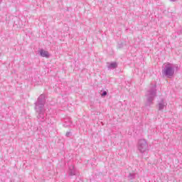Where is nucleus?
<instances>
[{
    "label": "nucleus",
    "mask_w": 182,
    "mask_h": 182,
    "mask_svg": "<svg viewBox=\"0 0 182 182\" xmlns=\"http://www.w3.org/2000/svg\"><path fill=\"white\" fill-rule=\"evenodd\" d=\"M40 55H41V56H42V58H49V52H48L43 49H41L40 50Z\"/></svg>",
    "instance_id": "6"
},
{
    "label": "nucleus",
    "mask_w": 182,
    "mask_h": 182,
    "mask_svg": "<svg viewBox=\"0 0 182 182\" xmlns=\"http://www.w3.org/2000/svg\"><path fill=\"white\" fill-rule=\"evenodd\" d=\"M162 75L168 78L174 76V68L171 66V64L168 63L167 65H165L164 69L162 70Z\"/></svg>",
    "instance_id": "3"
},
{
    "label": "nucleus",
    "mask_w": 182,
    "mask_h": 182,
    "mask_svg": "<svg viewBox=\"0 0 182 182\" xmlns=\"http://www.w3.org/2000/svg\"><path fill=\"white\" fill-rule=\"evenodd\" d=\"M107 68L108 69H116L117 68V63H107Z\"/></svg>",
    "instance_id": "7"
},
{
    "label": "nucleus",
    "mask_w": 182,
    "mask_h": 182,
    "mask_svg": "<svg viewBox=\"0 0 182 182\" xmlns=\"http://www.w3.org/2000/svg\"><path fill=\"white\" fill-rule=\"evenodd\" d=\"M45 95H41L38 97L36 102L35 110L37 114V119L39 122L45 121Z\"/></svg>",
    "instance_id": "1"
},
{
    "label": "nucleus",
    "mask_w": 182,
    "mask_h": 182,
    "mask_svg": "<svg viewBox=\"0 0 182 182\" xmlns=\"http://www.w3.org/2000/svg\"><path fill=\"white\" fill-rule=\"evenodd\" d=\"M128 178H129V180H134V178H136V174L130 173L128 176Z\"/></svg>",
    "instance_id": "9"
},
{
    "label": "nucleus",
    "mask_w": 182,
    "mask_h": 182,
    "mask_svg": "<svg viewBox=\"0 0 182 182\" xmlns=\"http://www.w3.org/2000/svg\"><path fill=\"white\" fill-rule=\"evenodd\" d=\"M159 107H160V104H159Z\"/></svg>",
    "instance_id": "13"
},
{
    "label": "nucleus",
    "mask_w": 182,
    "mask_h": 182,
    "mask_svg": "<svg viewBox=\"0 0 182 182\" xmlns=\"http://www.w3.org/2000/svg\"><path fill=\"white\" fill-rule=\"evenodd\" d=\"M107 95V92L104 91V92H102V97H105V96H106Z\"/></svg>",
    "instance_id": "10"
},
{
    "label": "nucleus",
    "mask_w": 182,
    "mask_h": 182,
    "mask_svg": "<svg viewBox=\"0 0 182 182\" xmlns=\"http://www.w3.org/2000/svg\"><path fill=\"white\" fill-rule=\"evenodd\" d=\"M170 2H176L177 0H169Z\"/></svg>",
    "instance_id": "12"
},
{
    "label": "nucleus",
    "mask_w": 182,
    "mask_h": 182,
    "mask_svg": "<svg viewBox=\"0 0 182 182\" xmlns=\"http://www.w3.org/2000/svg\"><path fill=\"white\" fill-rule=\"evenodd\" d=\"M166 106H167V102L164 100H161L160 102V110H163Z\"/></svg>",
    "instance_id": "8"
},
{
    "label": "nucleus",
    "mask_w": 182,
    "mask_h": 182,
    "mask_svg": "<svg viewBox=\"0 0 182 182\" xmlns=\"http://www.w3.org/2000/svg\"><path fill=\"white\" fill-rule=\"evenodd\" d=\"M137 147L140 153H144V151H147V150H149V144H147V141L145 139H140L138 141Z\"/></svg>",
    "instance_id": "4"
},
{
    "label": "nucleus",
    "mask_w": 182,
    "mask_h": 182,
    "mask_svg": "<svg viewBox=\"0 0 182 182\" xmlns=\"http://www.w3.org/2000/svg\"><path fill=\"white\" fill-rule=\"evenodd\" d=\"M156 85H152L146 93L145 97L148 105H150V103L154 100V97L157 96V89H156Z\"/></svg>",
    "instance_id": "2"
},
{
    "label": "nucleus",
    "mask_w": 182,
    "mask_h": 182,
    "mask_svg": "<svg viewBox=\"0 0 182 182\" xmlns=\"http://www.w3.org/2000/svg\"><path fill=\"white\" fill-rule=\"evenodd\" d=\"M65 136H67V137H69L70 136V132H67Z\"/></svg>",
    "instance_id": "11"
},
{
    "label": "nucleus",
    "mask_w": 182,
    "mask_h": 182,
    "mask_svg": "<svg viewBox=\"0 0 182 182\" xmlns=\"http://www.w3.org/2000/svg\"><path fill=\"white\" fill-rule=\"evenodd\" d=\"M76 170L73 165L69 166V176H76Z\"/></svg>",
    "instance_id": "5"
}]
</instances>
